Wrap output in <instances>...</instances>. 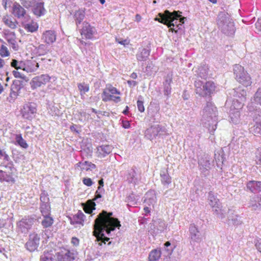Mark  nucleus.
<instances>
[{
    "label": "nucleus",
    "mask_w": 261,
    "mask_h": 261,
    "mask_svg": "<svg viewBox=\"0 0 261 261\" xmlns=\"http://www.w3.org/2000/svg\"><path fill=\"white\" fill-rule=\"evenodd\" d=\"M217 24L219 29L226 35L231 36L234 34L235 32L234 23L228 13L224 12L219 13Z\"/></svg>",
    "instance_id": "20e7f679"
},
{
    "label": "nucleus",
    "mask_w": 261,
    "mask_h": 261,
    "mask_svg": "<svg viewBox=\"0 0 261 261\" xmlns=\"http://www.w3.org/2000/svg\"><path fill=\"white\" fill-rule=\"evenodd\" d=\"M2 21L7 27L12 30L16 29L18 25V21L8 15L3 16Z\"/></svg>",
    "instance_id": "aec40b11"
},
{
    "label": "nucleus",
    "mask_w": 261,
    "mask_h": 261,
    "mask_svg": "<svg viewBox=\"0 0 261 261\" xmlns=\"http://www.w3.org/2000/svg\"><path fill=\"white\" fill-rule=\"evenodd\" d=\"M198 165L200 170L204 173L211 169L210 156L204 154L200 156L198 160Z\"/></svg>",
    "instance_id": "ddd939ff"
},
{
    "label": "nucleus",
    "mask_w": 261,
    "mask_h": 261,
    "mask_svg": "<svg viewBox=\"0 0 261 261\" xmlns=\"http://www.w3.org/2000/svg\"><path fill=\"white\" fill-rule=\"evenodd\" d=\"M208 201L209 204L212 207L214 214L218 217L221 219L225 217L224 211L222 208L219 200L212 191L208 193Z\"/></svg>",
    "instance_id": "6e6552de"
},
{
    "label": "nucleus",
    "mask_w": 261,
    "mask_h": 261,
    "mask_svg": "<svg viewBox=\"0 0 261 261\" xmlns=\"http://www.w3.org/2000/svg\"><path fill=\"white\" fill-rule=\"evenodd\" d=\"M12 73L15 78L21 79L23 80H26V78H27L26 76L17 70L13 71Z\"/></svg>",
    "instance_id": "603ef678"
},
{
    "label": "nucleus",
    "mask_w": 261,
    "mask_h": 261,
    "mask_svg": "<svg viewBox=\"0 0 261 261\" xmlns=\"http://www.w3.org/2000/svg\"><path fill=\"white\" fill-rule=\"evenodd\" d=\"M215 155L217 166L218 167H219L223 163V157L222 155H220V154L218 155L217 156L216 154H215Z\"/></svg>",
    "instance_id": "6e6d98bb"
},
{
    "label": "nucleus",
    "mask_w": 261,
    "mask_h": 261,
    "mask_svg": "<svg viewBox=\"0 0 261 261\" xmlns=\"http://www.w3.org/2000/svg\"><path fill=\"white\" fill-rule=\"evenodd\" d=\"M175 248H173L172 247H169L168 248H164V256L167 257H169L170 259V255L172 254V253L174 249Z\"/></svg>",
    "instance_id": "864d4df0"
},
{
    "label": "nucleus",
    "mask_w": 261,
    "mask_h": 261,
    "mask_svg": "<svg viewBox=\"0 0 261 261\" xmlns=\"http://www.w3.org/2000/svg\"><path fill=\"white\" fill-rule=\"evenodd\" d=\"M32 221L29 219L23 218L17 223V226L21 232H25L31 228Z\"/></svg>",
    "instance_id": "412c9836"
},
{
    "label": "nucleus",
    "mask_w": 261,
    "mask_h": 261,
    "mask_svg": "<svg viewBox=\"0 0 261 261\" xmlns=\"http://www.w3.org/2000/svg\"><path fill=\"white\" fill-rule=\"evenodd\" d=\"M54 219L51 215L43 216L41 225L44 228H48L52 226L54 223Z\"/></svg>",
    "instance_id": "473e14b6"
},
{
    "label": "nucleus",
    "mask_w": 261,
    "mask_h": 261,
    "mask_svg": "<svg viewBox=\"0 0 261 261\" xmlns=\"http://www.w3.org/2000/svg\"><path fill=\"white\" fill-rule=\"evenodd\" d=\"M161 130V127L159 124H156L147 128L145 132V136L148 139L152 140L158 135Z\"/></svg>",
    "instance_id": "6ab92c4d"
},
{
    "label": "nucleus",
    "mask_w": 261,
    "mask_h": 261,
    "mask_svg": "<svg viewBox=\"0 0 261 261\" xmlns=\"http://www.w3.org/2000/svg\"><path fill=\"white\" fill-rule=\"evenodd\" d=\"M2 159L7 161L9 159V156L4 148H0V159Z\"/></svg>",
    "instance_id": "8fccbe9b"
},
{
    "label": "nucleus",
    "mask_w": 261,
    "mask_h": 261,
    "mask_svg": "<svg viewBox=\"0 0 261 261\" xmlns=\"http://www.w3.org/2000/svg\"><path fill=\"white\" fill-rule=\"evenodd\" d=\"M113 213H108L102 211L95 220L94 225L93 235L96 238L97 241H101L104 244L108 242L110 238L105 236L103 231L109 234L116 227L121 226L120 221L117 218H113Z\"/></svg>",
    "instance_id": "f257e3e1"
},
{
    "label": "nucleus",
    "mask_w": 261,
    "mask_h": 261,
    "mask_svg": "<svg viewBox=\"0 0 261 261\" xmlns=\"http://www.w3.org/2000/svg\"><path fill=\"white\" fill-rule=\"evenodd\" d=\"M40 199L41 203H49V198L48 197L47 194L45 193H41Z\"/></svg>",
    "instance_id": "4d7b16f0"
},
{
    "label": "nucleus",
    "mask_w": 261,
    "mask_h": 261,
    "mask_svg": "<svg viewBox=\"0 0 261 261\" xmlns=\"http://www.w3.org/2000/svg\"><path fill=\"white\" fill-rule=\"evenodd\" d=\"M24 28L29 32H34L37 31L38 28V24L34 21H32L31 22L26 24L24 25Z\"/></svg>",
    "instance_id": "4c0bfd02"
},
{
    "label": "nucleus",
    "mask_w": 261,
    "mask_h": 261,
    "mask_svg": "<svg viewBox=\"0 0 261 261\" xmlns=\"http://www.w3.org/2000/svg\"><path fill=\"white\" fill-rule=\"evenodd\" d=\"M172 72H169L167 74L165 83L164 82V95H168L171 93L170 84L172 82Z\"/></svg>",
    "instance_id": "5701e85b"
},
{
    "label": "nucleus",
    "mask_w": 261,
    "mask_h": 261,
    "mask_svg": "<svg viewBox=\"0 0 261 261\" xmlns=\"http://www.w3.org/2000/svg\"><path fill=\"white\" fill-rule=\"evenodd\" d=\"M83 182L84 185L88 187L92 186L93 184V181L90 178H84L83 179Z\"/></svg>",
    "instance_id": "bf43d9fd"
},
{
    "label": "nucleus",
    "mask_w": 261,
    "mask_h": 261,
    "mask_svg": "<svg viewBox=\"0 0 261 261\" xmlns=\"http://www.w3.org/2000/svg\"><path fill=\"white\" fill-rule=\"evenodd\" d=\"M12 180V177L10 175H7L5 172L0 170V181H10Z\"/></svg>",
    "instance_id": "a18cd8bd"
},
{
    "label": "nucleus",
    "mask_w": 261,
    "mask_h": 261,
    "mask_svg": "<svg viewBox=\"0 0 261 261\" xmlns=\"http://www.w3.org/2000/svg\"><path fill=\"white\" fill-rule=\"evenodd\" d=\"M190 236L191 239L196 242L201 241V233L195 224H191L189 227Z\"/></svg>",
    "instance_id": "a211bd4d"
},
{
    "label": "nucleus",
    "mask_w": 261,
    "mask_h": 261,
    "mask_svg": "<svg viewBox=\"0 0 261 261\" xmlns=\"http://www.w3.org/2000/svg\"><path fill=\"white\" fill-rule=\"evenodd\" d=\"M240 116V112L238 110H237L234 113H231L230 117L232 123L234 124L238 123L239 122Z\"/></svg>",
    "instance_id": "37998d69"
},
{
    "label": "nucleus",
    "mask_w": 261,
    "mask_h": 261,
    "mask_svg": "<svg viewBox=\"0 0 261 261\" xmlns=\"http://www.w3.org/2000/svg\"><path fill=\"white\" fill-rule=\"evenodd\" d=\"M229 216H228V222L229 223L230 221L234 225H239L241 224L240 217L233 214V212L229 210L228 211Z\"/></svg>",
    "instance_id": "c85d7f7f"
},
{
    "label": "nucleus",
    "mask_w": 261,
    "mask_h": 261,
    "mask_svg": "<svg viewBox=\"0 0 261 261\" xmlns=\"http://www.w3.org/2000/svg\"><path fill=\"white\" fill-rule=\"evenodd\" d=\"M77 88L81 96L89 91V85L85 83L77 84Z\"/></svg>",
    "instance_id": "58836bf2"
},
{
    "label": "nucleus",
    "mask_w": 261,
    "mask_h": 261,
    "mask_svg": "<svg viewBox=\"0 0 261 261\" xmlns=\"http://www.w3.org/2000/svg\"><path fill=\"white\" fill-rule=\"evenodd\" d=\"M246 95V92L244 90H242V92L239 94L238 93V91L236 92V96L240 98L242 100L245 99Z\"/></svg>",
    "instance_id": "680f3d73"
},
{
    "label": "nucleus",
    "mask_w": 261,
    "mask_h": 261,
    "mask_svg": "<svg viewBox=\"0 0 261 261\" xmlns=\"http://www.w3.org/2000/svg\"><path fill=\"white\" fill-rule=\"evenodd\" d=\"M38 67L39 64L34 59L23 61V70L27 72H34Z\"/></svg>",
    "instance_id": "f3484780"
},
{
    "label": "nucleus",
    "mask_w": 261,
    "mask_h": 261,
    "mask_svg": "<svg viewBox=\"0 0 261 261\" xmlns=\"http://www.w3.org/2000/svg\"><path fill=\"white\" fill-rule=\"evenodd\" d=\"M57 39V34L54 30H46L44 31L42 35L41 40L47 45H50L56 42Z\"/></svg>",
    "instance_id": "9b49d317"
},
{
    "label": "nucleus",
    "mask_w": 261,
    "mask_h": 261,
    "mask_svg": "<svg viewBox=\"0 0 261 261\" xmlns=\"http://www.w3.org/2000/svg\"><path fill=\"white\" fill-rule=\"evenodd\" d=\"M215 86L213 82H206L202 88V91L203 93H201V96H205L206 95H210L211 93L215 91Z\"/></svg>",
    "instance_id": "4be33fe9"
},
{
    "label": "nucleus",
    "mask_w": 261,
    "mask_h": 261,
    "mask_svg": "<svg viewBox=\"0 0 261 261\" xmlns=\"http://www.w3.org/2000/svg\"><path fill=\"white\" fill-rule=\"evenodd\" d=\"M49 255L46 251L44 252L43 254L40 258V261H52L51 259L49 257Z\"/></svg>",
    "instance_id": "13d9d810"
},
{
    "label": "nucleus",
    "mask_w": 261,
    "mask_h": 261,
    "mask_svg": "<svg viewBox=\"0 0 261 261\" xmlns=\"http://www.w3.org/2000/svg\"><path fill=\"white\" fill-rule=\"evenodd\" d=\"M40 238L37 234H33L30 236L29 241L27 242L25 246L27 249L31 252L36 250L39 244Z\"/></svg>",
    "instance_id": "4468645a"
},
{
    "label": "nucleus",
    "mask_w": 261,
    "mask_h": 261,
    "mask_svg": "<svg viewBox=\"0 0 261 261\" xmlns=\"http://www.w3.org/2000/svg\"><path fill=\"white\" fill-rule=\"evenodd\" d=\"M11 66L13 68H14L16 70H23V61H18L15 59H12L11 62Z\"/></svg>",
    "instance_id": "ea45409f"
},
{
    "label": "nucleus",
    "mask_w": 261,
    "mask_h": 261,
    "mask_svg": "<svg viewBox=\"0 0 261 261\" xmlns=\"http://www.w3.org/2000/svg\"><path fill=\"white\" fill-rule=\"evenodd\" d=\"M150 54L149 50L146 48H142L140 49L136 57L138 61H144L147 60Z\"/></svg>",
    "instance_id": "cd10ccee"
},
{
    "label": "nucleus",
    "mask_w": 261,
    "mask_h": 261,
    "mask_svg": "<svg viewBox=\"0 0 261 261\" xmlns=\"http://www.w3.org/2000/svg\"><path fill=\"white\" fill-rule=\"evenodd\" d=\"M255 246L258 250L261 252V239L258 240L255 244Z\"/></svg>",
    "instance_id": "338daca9"
},
{
    "label": "nucleus",
    "mask_w": 261,
    "mask_h": 261,
    "mask_svg": "<svg viewBox=\"0 0 261 261\" xmlns=\"http://www.w3.org/2000/svg\"><path fill=\"white\" fill-rule=\"evenodd\" d=\"M217 109L211 101H207L203 106L201 113V121L208 126H212V130L214 131L216 129L217 124L215 123L217 121Z\"/></svg>",
    "instance_id": "7ed1b4c3"
},
{
    "label": "nucleus",
    "mask_w": 261,
    "mask_h": 261,
    "mask_svg": "<svg viewBox=\"0 0 261 261\" xmlns=\"http://www.w3.org/2000/svg\"><path fill=\"white\" fill-rule=\"evenodd\" d=\"M248 206L251 208L252 210L256 211L260 210L261 207L258 202V197H253L249 202Z\"/></svg>",
    "instance_id": "72a5a7b5"
},
{
    "label": "nucleus",
    "mask_w": 261,
    "mask_h": 261,
    "mask_svg": "<svg viewBox=\"0 0 261 261\" xmlns=\"http://www.w3.org/2000/svg\"><path fill=\"white\" fill-rule=\"evenodd\" d=\"M5 38L10 44L16 41L15 34L13 32L7 34H5Z\"/></svg>",
    "instance_id": "49530a36"
},
{
    "label": "nucleus",
    "mask_w": 261,
    "mask_h": 261,
    "mask_svg": "<svg viewBox=\"0 0 261 261\" xmlns=\"http://www.w3.org/2000/svg\"><path fill=\"white\" fill-rule=\"evenodd\" d=\"M169 247L175 248V245L173 242L171 243L170 241H167L164 243V248H168Z\"/></svg>",
    "instance_id": "0e129e2a"
},
{
    "label": "nucleus",
    "mask_w": 261,
    "mask_h": 261,
    "mask_svg": "<svg viewBox=\"0 0 261 261\" xmlns=\"http://www.w3.org/2000/svg\"><path fill=\"white\" fill-rule=\"evenodd\" d=\"M77 167H81V170H91L96 168V165L88 161H85L84 163L79 162L76 164Z\"/></svg>",
    "instance_id": "bb28decb"
},
{
    "label": "nucleus",
    "mask_w": 261,
    "mask_h": 261,
    "mask_svg": "<svg viewBox=\"0 0 261 261\" xmlns=\"http://www.w3.org/2000/svg\"><path fill=\"white\" fill-rule=\"evenodd\" d=\"M137 107L139 111L140 112H143L145 110L144 107L143 105V102L141 100L137 101Z\"/></svg>",
    "instance_id": "052dcab7"
},
{
    "label": "nucleus",
    "mask_w": 261,
    "mask_h": 261,
    "mask_svg": "<svg viewBox=\"0 0 261 261\" xmlns=\"http://www.w3.org/2000/svg\"><path fill=\"white\" fill-rule=\"evenodd\" d=\"M75 21L77 24H80L85 17V14L82 11H77L75 14Z\"/></svg>",
    "instance_id": "c03bdc74"
},
{
    "label": "nucleus",
    "mask_w": 261,
    "mask_h": 261,
    "mask_svg": "<svg viewBox=\"0 0 261 261\" xmlns=\"http://www.w3.org/2000/svg\"><path fill=\"white\" fill-rule=\"evenodd\" d=\"M37 107L36 103L34 102H28L25 103L20 110L21 117L24 119L32 120L37 113Z\"/></svg>",
    "instance_id": "0eeeda50"
},
{
    "label": "nucleus",
    "mask_w": 261,
    "mask_h": 261,
    "mask_svg": "<svg viewBox=\"0 0 261 261\" xmlns=\"http://www.w3.org/2000/svg\"><path fill=\"white\" fill-rule=\"evenodd\" d=\"M233 72L236 76V79L240 83L245 87L251 85L252 83L251 77L247 72L244 71L243 67L238 64L234 65Z\"/></svg>",
    "instance_id": "423d86ee"
},
{
    "label": "nucleus",
    "mask_w": 261,
    "mask_h": 261,
    "mask_svg": "<svg viewBox=\"0 0 261 261\" xmlns=\"http://www.w3.org/2000/svg\"><path fill=\"white\" fill-rule=\"evenodd\" d=\"M204 84L200 80H197L195 82V87L196 88L195 91L197 94L201 95V93H203L202 88Z\"/></svg>",
    "instance_id": "a19ab883"
},
{
    "label": "nucleus",
    "mask_w": 261,
    "mask_h": 261,
    "mask_svg": "<svg viewBox=\"0 0 261 261\" xmlns=\"http://www.w3.org/2000/svg\"><path fill=\"white\" fill-rule=\"evenodd\" d=\"M71 242L73 246H77L79 244L80 241L78 238L76 237H72Z\"/></svg>",
    "instance_id": "e2e57ef3"
},
{
    "label": "nucleus",
    "mask_w": 261,
    "mask_h": 261,
    "mask_svg": "<svg viewBox=\"0 0 261 261\" xmlns=\"http://www.w3.org/2000/svg\"><path fill=\"white\" fill-rule=\"evenodd\" d=\"M180 13V11H174L170 12L167 10L164 11V25L168 27L170 31L177 33L178 31H182L183 24L187 18L182 16Z\"/></svg>",
    "instance_id": "f03ea898"
},
{
    "label": "nucleus",
    "mask_w": 261,
    "mask_h": 261,
    "mask_svg": "<svg viewBox=\"0 0 261 261\" xmlns=\"http://www.w3.org/2000/svg\"><path fill=\"white\" fill-rule=\"evenodd\" d=\"M50 80L51 77L47 74L35 76L32 80L30 83L31 88L33 89H35L43 86L49 82Z\"/></svg>",
    "instance_id": "9d476101"
},
{
    "label": "nucleus",
    "mask_w": 261,
    "mask_h": 261,
    "mask_svg": "<svg viewBox=\"0 0 261 261\" xmlns=\"http://www.w3.org/2000/svg\"><path fill=\"white\" fill-rule=\"evenodd\" d=\"M53 249V253L54 254H52L53 256L54 257V259L55 261H61V257L60 255V252L59 249Z\"/></svg>",
    "instance_id": "5fc2aeb1"
},
{
    "label": "nucleus",
    "mask_w": 261,
    "mask_h": 261,
    "mask_svg": "<svg viewBox=\"0 0 261 261\" xmlns=\"http://www.w3.org/2000/svg\"><path fill=\"white\" fill-rule=\"evenodd\" d=\"M15 140L17 144L21 148L27 149L29 145L26 141L22 138L21 134H17L15 136Z\"/></svg>",
    "instance_id": "f704fd0d"
},
{
    "label": "nucleus",
    "mask_w": 261,
    "mask_h": 261,
    "mask_svg": "<svg viewBox=\"0 0 261 261\" xmlns=\"http://www.w3.org/2000/svg\"><path fill=\"white\" fill-rule=\"evenodd\" d=\"M247 188L252 192L261 190V181L254 180L249 181L247 185Z\"/></svg>",
    "instance_id": "393cba45"
},
{
    "label": "nucleus",
    "mask_w": 261,
    "mask_h": 261,
    "mask_svg": "<svg viewBox=\"0 0 261 261\" xmlns=\"http://www.w3.org/2000/svg\"><path fill=\"white\" fill-rule=\"evenodd\" d=\"M99 153L103 156L110 153L112 151L111 147L108 145H101L98 148Z\"/></svg>",
    "instance_id": "c9c22d12"
},
{
    "label": "nucleus",
    "mask_w": 261,
    "mask_h": 261,
    "mask_svg": "<svg viewBox=\"0 0 261 261\" xmlns=\"http://www.w3.org/2000/svg\"><path fill=\"white\" fill-rule=\"evenodd\" d=\"M161 256V251L155 249L150 252L148 258L149 261H156L160 258Z\"/></svg>",
    "instance_id": "e433bc0d"
},
{
    "label": "nucleus",
    "mask_w": 261,
    "mask_h": 261,
    "mask_svg": "<svg viewBox=\"0 0 261 261\" xmlns=\"http://www.w3.org/2000/svg\"><path fill=\"white\" fill-rule=\"evenodd\" d=\"M208 68L206 66H200L195 70L196 75L202 79H206L208 75Z\"/></svg>",
    "instance_id": "2f4dec72"
},
{
    "label": "nucleus",
    "mask_w": 261,
    "mask_h": 261,
    "mask_svg": "<svg viewBox=\"0 0 261 261\" xmlns=\"http://www.w3.org/2000/svg\"><path fill=\"white\" fill-rule=\"evenodd\" d=\"M12 14L18 19H21L26 15V10L19 3H15L12 8Z\"/></svg>",
    "instance_id": "dca6fc26"
},
{
    "label": "nucleus",
    "mask_w": 261,
    "mask_h": 261,
    "mask_svg": "<svg viewBox=\"0 0 261 261\" xmlns=\"http://www.w3.org/2000/svg\"><path fill=\"white\" fill-rule=\"evenodd\" d=\"M60 255L61 261H74L75 255L73 252L65 248H59Z\"/></svg>",
    "instance_id": "2eb2a0df"
},
{
    "label": "nucleus",
    "mask_w": 261,
    "mask_h": 261,
    "mask_svg": "<svg viewBox=\"0 0 261 261\" xmlns=\"http://www.w3.org/2000/svg\"><path fill=\"white\" fill-rule=\"evenodd\" d=\"M120 92L115 87L109 84L107 85L103 89L101 94V98L103 101L107 102L113 101L118 103L121 100Z\"/></svg>",
    "instance_id": "39448f33"
},
{
    "label": "nucleus",
    "mask_w": 261,
    "mask_h": 261,
    "mask_svg": "<svg viewBox=\"0 0 261 261\" xmlns=\"http://www.w3.org/2000/svg\"><path fill=\"white\" fill-rule=\"evenodd\" d=\"M34 8L33 10L34 14L37 16H41L44 14L45 10L44 8V3L40 2L38 3H35L33 6Z\"/></svg>",
    "instance_id": "b1692460"
},
{
    "label": "nucleus",
    "mask_w": 261,
    "mask_h": 261,
    "mask_svg": "<svg viewBox=\"0 0 261 261\" xmlns=\"http://www.w3.org/2000/svg\"><path fill=\"white\" fill-rule=\"evenodd\" d=\"M10 54L8 47L5 45L2 44L0 47V56L2 58H6L9 57Z\"/></svg>",
    "instance_id": "79ce46f5"
},
{
    "label": "nucleus",
    "mask_w": 261,
    "mask_h": 261,
    "mask_svg": "<svg viewBox=\"0 0 261 261\" xmlns=\"http://www.w3.org/2000/svg\"><path fill=\"white\" fill-rule=\"evenodd\" d=\"M21 3L26 8L33 7L36 3L35 0H20Z\"/></svg>",
    "instance_id": "09e8293b"
},
{
    "label": "nucleus",
    "mask_w": 261,
    "mask_h": 261,
    "mask_svg": "<svg viewBox=\"0 0 261 261\" xmlns=\"http://www.w3.org/2000/svg\"><path fill=\"white\" fill-rule=\"evenodd\" d=\"M258 156H257L258 159L256 161V164L261 166V149L258 150Z\"/></svg>",
    "instance_id": "69168bd1"
},
{
    "label": "nucleus",
    "mask_w": 261,
    "mask_h": 261,
    "mask_svg": "<svg viewBox=\"0 0 261 261\" xmlns=\"http://www.w3.org/2000/svg\"><path fill=\"white\" fill-rule=\"evenodd\" d=\"M2 5L5 10L10 8L13 3V0H1Z\"/></svg>",
    "instance_id": "3c124183"
},
{
    "label": "nucleus",
    "mask_w": 261,
    "mask_h": 261,
    "mask_svg": "<svg viewBox=\"0 0 261 261\" xmlns=\"http://www.w3.org/2000/svg\"><path fill=\"white\" fill-rule=\"evenodd\" d=\"M40 210L42 216L51 215V207L49 203H41Z\"/></svg>",
    "instance_id": "7c9ffc66"
},
{
    "label": "nucleus",
    "mask_w": 261,
    "mask_h": 261,
    "mask_svg": "<svg viewBox=\"0 0 261 261\" xmlns=\"http://www.w3.org/2000/svg\"><path fill=\"white\" fill-rule=\"evenodd\" d=\"M80 33L82 39L92 40L95 39L94 36L97 34V31L94 26L87 21H84L80 30Z\"/></svg>",
    "instance_id": "1a4fd4ad"
},
{
    "label": "nucleus",
    "mask_w": 261,
    "mask_h": 261,
    "mask_svg": "<svg viewBox=\"0 0 261 261\" xmlns=\"http://www.w3.org/2000/svg\"><path fill=\"white\" fill-rule=\"evenodd\" d=\"M85 217L84 214L82 212H79L73 217V220L71 222V224L73 225L80 224L83 226Z\"/></svg>",
    "instance_id": "a878e982"
},
{
    "label": "nucleus",
    "mask_w": 261,
    "mask_h": 261,
    "mask_svg": "<svg viewBox=\"0 0 261 261\" xmlns=\"http://www.w3.org/2000/svg\"><path fill=\"white\" fill-rule=\"evenodd\" d=\"M83 205L84 206L83 210L87 214H91L95 209L96 204L92 200H88L85 204H83Z\"/></svg>",
    "instance_id": "c756f323"
},
{
    "label": "nucleus",
    "mask_w": 261,
    "mask_h": 261,
    "mask_svg": "<svg viewBox=\"0 0 261 261\" xmlns=\"http://www.w3.org/2000/svg\"><path fill=\"white\" fill-rule=\"evenodd\" d=\"M254 101L255 103L261 106V88L258 89L254 96Z\"/></svg>",
    "instance_id": "de8ad7c7"
},
{
    "label": "nucleus",
    "mask_w": 261,
    "mask_h": 261,
    "mask_svg": "<svg viewBox=\"0 0 261 261\" xmlns=\"http://www.w3.org/2000/svg\"><path fill=\"white\" fill-rule=\"evenodd\" d=\"M255 26L258 30L261 31V18L257 20V22L255 23Z\"/></svg>",
    "instance_id": "774afa93"
},
{
    "label": "nucleus",
    "mask_w": 261,
    "mask_h": 261,
    "mask_svg": "<svg viewBox=\"0 0 261 261\" xmlns=\"http://www.w3.org/2000/svg\"><path fill=\"white\" fill-rule=\"evenodd\" d=\"M255 113L258 117H256L254 119L255 123L250 128V132L255 136H259L261 135V112L260 111H256Z\"/></svg>",
    "instance_id": "f8f14e48"
}]
</instances>
